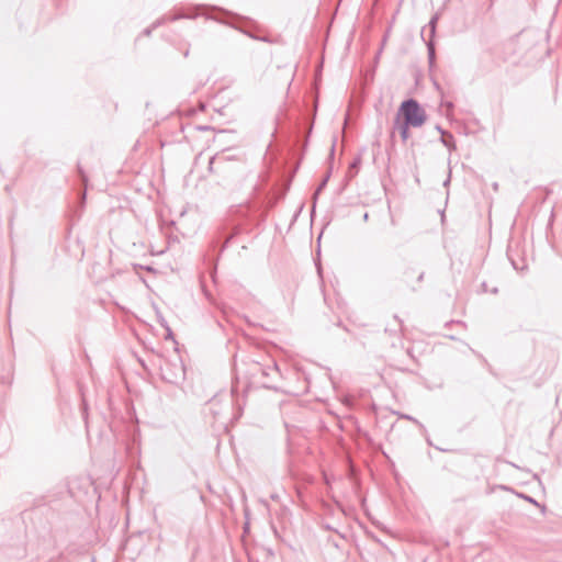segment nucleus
<instances>
[{"label": "nucleus", "mask_w": 562, "mask_h": 562, "mask_svg": "<svg viewBox=\"0 0 562 562\" xmlns=\"http://www.w3.org/2000/svg\"><path fill=\"white\" fill-rule=\"evenodd\" d=\"M400 112L404 116L407 126L419 127L426 121L425 111L414 100L403 102Z\"/></svg>", "instance_id": "nucleus-1"}, {"label": "nucleus", "mask_w": 562, "mask_h": 562, "mask_svg": "<svg viewBox=\"0 0 562 562\" xmlns=\"http://www.w3.org/2000/svg\"><path fill=\"white\" fill-rule=\"evenodd\" d=\"M401 134H402L403 139H407V137H408V126H407L406 124H405V126L403 127V130H402V133H401Z\"/></svg>", "instance_id": "nucleus-2"}]
</instances>
